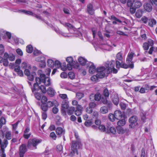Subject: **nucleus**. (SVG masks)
Returning a JSON list of instances; mask_svg holds the SVG:
<instances>
[{"label":"nucleus","instance_id":"1","mask_svg":"<svg viewBox=\"0 0 157 157\" xmlns=\"http://www.w3.org/2000/svg\"><path fill=\"white\" fill-rule=\"evenodd\" d=\"M35 81L36 82L34 83L33 87H31L32 92H34L35 91H38L40 89L43 93H46L47 91L46 87L44 86H40L39 85L42 82L46 86L50 85L51 82L49 78L46 77L44 74H40V78L36 77Z\"/></svg>","mask_w":157,"mask_h":157},{"label":"nucleus","instance_id":"2","mask_svg":"<svg viewBox=\"0 0 157 157\" xmlns=\"http://www.w3.org/2000/svg\"><path fill=\"white\" fill-rule=\"evenodd\" d=\"M97 75L100 78H104L106 74H109L110 73L111 69L107 70L106 67H100L97 68Z\"/></svg>","mask_w":157,"mask_h":157},{"label":"nucleus","instance_id":"3","mask_svg":"<svg viewBox=\"0 0 157 157\" xmlns=\"http://www.w3.org/2000/svg\"><path fill=\"white\" fill-rule=\"evenodd\" d=\"M41 140L36 138L30 139L28 142L27 147L29 149L31 150L36 149L37 148L36 146L40 143Z\"/></svg>","mask_w":157,"mask_h":157},{"label":"nucleus","instance_id":"4","mask_svg":"<svg viewBox=\"0 0 157 157\" xmlns=\"http://www.w3.org/2000/svg\"><path fill=\"white\" fill-rule=\"evenodd\" d=\"M127 5L128 6H134L137 9L142 6V4L140 0H129L127 2Z\"/></svg>","mask_w":157,"mask_h":157},{"label":"nucleus","instance_id":"5","mask_svg":"<svg viewBox=\"0 0 157 157\" xmlns=\"http://www.w3.org/2000/svg\"><path fill=\"white\" fill-rule=\"evenodd\" d=\"M116 67L117 68H119L120 67L127 69L128 68H132L134 67L133 63H127L128 64L124 63V62H122L120 63L118 61H116Z\"/></svg>","mask_w":157,"mask_h":157},{"label":"nucleus","instance_id":"6","mask_svg":"<svg viewBox=\"0 0 157 157\" xmlns=\"http://www.w3.org/2000/svg\"><path fill=\"white\" fill-rule=\"evenodd\" d=\"M115 62L114 60L111 61L110 63H107L105 65L107 70L111 69L110 73L113 71L114 73H116L117 72V70L114 68Z\"/></svg>","mask_w":157,"mask_h":157},{"label":"nucleus","instance_id":"7","mask_svg":"<svg viewBox=\"0 0 157 157\" xmlns=\"http://www.w3.org/2000/svg\"><path fill=\"white\" fill-rule=\"evenodd\" d=\"M80 144V143L79 141H72L71 150L74 153H76L77 155L78 154L77 149L79 147Z\"/></svg>","mask_w":157,"mask_h":157},{"label":"nucleus","instance_id":"8","mask_svg":"<svg viewBox=\"0 0 157 157\" xmlns=\"http://www.w3.org/2000/svg\"><path fill=\"white\" fill-rule=\"evenodd\" d=\"M61 110L62 113L66 115V110L69 107V101L67 100H63L61 104Z\"/></svg>","mask_w":157,"mask_h":157},{"label":"nucleus","instance_id":"9","mask_svg":"<svg viewBox=\"0 0 157 157\" xmlns=\"http://www.w3.org/2000/svg\"><path fill=\"white\" fill-rule=\"evenodd\" d=\"M27 148L25 144H23L19 147V155L20 157H24L25 153L27 151Z\"/></svg>","mask_w":157,"mask_h":157},{"label":"nucleus","instance_id":"10","mask_svg":"<svg viewBox=\"0 0 157 157\" xmlns=\"http://www.w3.org/2000/svg\"><path fill=\"white\" fill-rule=\"evenodd\" d=\"M137 121V118L135 116H133L131 117L129 119V122L130 123L129 125V128H133L136 125L135 123Z\"/></svg>","mask_w":157,"mask_h":157},{"label":"nucleus","instance_id":"11","mask_svg":"<svg viewBox=\"0 0 157 157\" xmlns=\"http://www.w3.org/2000/svg\"><path fill=\"white\" fill-rule=\"evenodd\" d=\"M87 11L89 14L93 15L94 13V10L93 8V5L89 3L87 5Z\"/></svg>","mask_w":157,"mask_h":157},{"label":"nucleus","instance_id":"12","mask_svg":"<svg viewBox=\"0 0 157 157\" xmlns=\"http://www.w3.org/2000/svg\"><path fill=\"white\" fill-rule=\"evenodd\" d=\"M112 101L115 105H117L119 103V99L118 95L117 94H112L111 96Z\"/></svg>","mask_w":157,"mask_h":157},{"label":"nucleus","instance_id":"13","mask_svg":"<svg viewBox=\"0 0 157 157\" xmlns=\"http://www.w3.org/2000/svg\"><path fill=\"white\" fill-rule=\"evenodd\" d=\"M46 105L48 108H50L53 106V105H54L55 106H58L59 105V104L57 101L55 100L53 101H48L47 102Z\"/></svg>","mask_w":157,"mask_h":157},{"label":"nucleus","instance_id":"14","mask_svg":"<svg viewBox=\"0 0 157 157\" xmlns=\"http://www.w3.org/2000/svg\"><path fill=\"white\" fill-rule=\"evenodd\" d=\"M114 114L116 118V119L117 120L121 119L123 116L122 113L119 110L115 111L114 112Z\"/></svg>","mask_w":157,"mask_h":157},{"label":"nucleus","instance_id":"15","mask_svg":"<svg viewBox=\"0 0 157 157\" xmlns=\"http://www.w3.org/2000/svg\"><path fill=\"white\" fill-rule=\"evenodd\" d=\"M144 10L148 12H150L152 10V7L150 3H145L144 5Z\"/></svg>","mask_w":157,"mask_h":157},{"label":"nucleus","instance_id":"16","mask_svg":"<svg viewBox=\"0 0 157 157\" xmlns=\"http://www.w3.org/2000/svg\"><path fill=\"white\" fill-rule=\"evenodd\" d=\"M133 55L134 53L132 52L128 53L126 59V63H133L132 61L133 56Z\"/></svg>","mask_w":157,"mask_h":157},{"label":"nucleus","instance_id":"17","mask_svg":"<svg viewBox=\"0 0 157 157\" xmlns=\"http://www.w3.org/2000/svg\"><path fill=\"white\" fill-rule=\"evenodd\" d=\"M106 133H111L113 134H116V128L113 127H111L110 128L107 127Z\"/></svg>","mask_w":157,"mask_h":157},{"label":"nucleus","instance_id":"18","mask_svg":"<svg viewBox=\"0 0 157 157\" xmlns=\"http://www.w3.org/2000/svg\"><path fill=\"white\" fill-rule=\"evenodd\" d=\"M90 66L89 69V72L90 74L94 73L96 71V67L93 63H90Z\"/></svg>","mask_w":157,"mask_h":157},{"label":"nucleus","instance_id":"19","mask_svg":"<svg viewBox=\"0 0 157 157\" xmlns=\"http://www.w3.org/2000/svg\"><path fill=\"white\" fill-rule=\"evenodd\" d=\"M14 70L17 72L18 75L20 76L23 75V73L22 70L20 69V67L19 66H16L15 67Z\"/></svg>","mask_w":157,"mask_h":157},{"label":"nucleus","instance_id":"20","mask_svg":"<svg viewBox=\"0 0 157 157\" xmlns=\"http://www.w3.org/2000/svg\"><path fill=\"white\" fill-rule=\"evenodd\" d=\"M21 67L23 69H25L27 68L29 69H31V66L29 64L27 63L24 62H23L21 65Z\"/></svg>","mask_w":157,"mask_h":157},{"label":"nucleus","instance_id":"21","mask_svg":"<svg viewBox=\"0 0 157 157\" xmlns=\"http://www.w3.org/2000/svg\"><path fill=\"white\" fill-rule=\"evenodd\" d=\"M47 92L48 94L51 96H53L55 94V91L53 88L49 87L48 89Z\"/></svg>","mask_w":157,"mask_h":157},{"label":"nucleus","instance_id":"22","mask_svg":"<svg viewBox=\"0 0 157 157\" xmlns=\"http://www.w3.org/2000/svg\"><path fill=\"white\" fill-rule=\"evenodd\" d=\"M28 76V83L29 85L31 86V88L32 87H33L32 86V82L34 80V77L33 75H29Z\"/></svg>","mask_w":157,"mask_h":157},{"label":"nucleus","instance_id":"23","mask_svg":"<svg viewBox=\"0 0 157 157\" xmlns=\"http://www.w3.org/2000/svg\"><path fill=\"white\" fill-rule=\"evenodd\" d=\"M78 60L80 64L82 65H85L87 62V60L83 57H80Z\"/></svg>","mask_w":157,"mask_h":157},{"label":"nucleus","instance_id":"24","mask_svg":"<svg viewBox=\"0 0 157 157\" xmlns=\"http://www.w3.org/2000/svg\"><path fill=\"white\" fill-rule=\"evenodd\" d=\"M100 111L102 114H106L108 112V109L107 107L103 106L100 108Z\"/></svg>","mask_w":157,"mask_h":157},{"label":"nucleus","instance_id":"25","mask_svg":"<svg viewBox=\"0 0 157 157\" xmlns=\"http://www.w3.org/2000/svg\"><path fill=\"white\" fill-rule=\"evenodd\" d=\"M8 143V141L6 140H4L2 143H1L0 144H1V149L0 150H5L4 148L6 147Z\"/></svg>","mask_w":157,"mask_h":157},{"label":"nucleus","instance_id":"26","mask_svg":"<svg viewBox=\"0 0 157 157\" xmlns=\"http://www.w3.org/2000/svg\"><path fill=\"white\" fill-rule=\"evenodd\" d=\"M123 53L121 52H120L117 53L116 55V61L118 60L122 61L123 59Z\"/></svg>","mask_w":157,"mask_h":157},{"label":"nucleus","instance_id":"27","mask_svg":"<svg viewBox=\"0 0 157 157\" xmlns=\"http://www.w3.org/2000/svg\"><path fill=\"white\" fill-rule=\"evenodd\" d=\"M117 133L119 134H123L124 133L125 131L123 128L120 126H118L117 127Z\"/></svg>","mask_w":157,"mask_h":157},{"label":"nucleus","instance_id":"28","mask_svg":"<svg viewBox=\"0 0 157 157\" xmlns=\"http://www.w3.org/2000/svg\"><path fill=\"white\" fill-rule=\"evenodd\" d=\"M56 133L58 135H61L64 132V130L61 127L57 128L56 130Z\"/></svg>","mask_w":157,"mask_h":157},{"label":"nucleus","instance_id":"29","mask_svg":"<svg viewBox=\"0 0 157 157\" xmlns=\"http://www.w3.org/2000/svg\"><path fill=\"white\" fill-rule=\"evenodd\" d=\"M60 23L65 27H67L69 30L73 29V27L71 25L67 23H62L61 22H60Z\"/></svg>","mask_w":157,"mask_h":157},{"label":"nucleus","instance_id":"30","mask_svg":"<svg viewBox=\"0 0 157 157\" xmlns=\"http://www.w3.org/2000/svg\"><path fill=\"white\" fill-rule=\"evenodd\" d=\"M156 23V21L154 19H150L148 21V25L150 27H152Z\"/></svg>","mask_w":157,"mask_h":157},{"label":"nucleus","instance_id":"31","mask_svg":"<svg viewBox=\"0 0 157 157\" xmlns=\"http://www.w3.org/2000/svg\"><path fill=\"white\" fill-rule=\"evenodd\" d=\"M67 113L69 115H71L73 113L74 111L75 110V108L73 107H71L67 109Z\"/></svg>","mask_w":157,"mask_h":157},{"label":"nucleus","instance_id":"32","mask_svg":"<svg viewBox=\"0 0 157 157\" xmlns=\"http://www.w3.org/2000/svg\"><path fill=\"white\" fill-rule=\"evenodd\" d=\"M19 11L20 12L24 13L27 15L32 16H33V13L31 11L26 10H19Z\"/></svg>","mask_w":157,"mask_h":157},{"label":"nucleus","instance_id":"33","mask_svg":"<svg viewBox=\"0 0 157 157\" xmlns=\"http://www.w3.org/2000/svg\"><path fill=\"white\" fill-rule=\"evenodd\" d=\"M47 64L48 66L50 67H53L54 65V61L52 59H48L47 60Z\"/></svg>","mask_w":157,"mask_h":157},{"label":"nucleus","instance_id":"34","mask_svg":"<svg viewBox=\"0 0 157 157\" xmlns=\"http://www.w3.org/2000/svg\"><path fill=\"white\" fill-rule=\"evenodd\" d=\"M126 124V121L124 119H122L119 121L117 122V124L118 126H122Z\"/></svg>","mask_w":157,"mask_h":157},{"label":"nucleus","instance_id":"35","mask_svg":"<svg viewBox=\"0 0 157 157\" xmlns=\"http://www.w3.org/2000/svg\"><path fill=\"white\" fill-rule=\"evenodd\" d=\"M93 124V121L91 119L86 121L85 123V125L87 127H89Z\"/></svg>","mask_w":157,"mask_h":157},{"label":"nucleus","instance_id":"36","mask_svg":"<svg viewBox=\"0 0 157 157\" xmlns=\"http://www.w3.org/2000/svg\"><path fill=\"white\" fill-rule=\"evenodd\" d=\"M5 137L6 139L10 140L11 138V132L10 131H7L5 134Z\"/></svg>","mask_w":157,"mask_h":157},{"label":"nucleus","instance_id":"37","mask_svg":"<svg viewBox=\"0 0 157 157\" xmlns=\"http://www.w3.org/2000/svg\"><path fill=\"white\" fill-rule=\"evenodd\" d=\"M26 51L28 53H31L33 51V48L32 46L30 45H28L26 47Z\"/></svg>","mask_w":157,"mask_h":157},{"label":"nucleus","instance_id":"38","mask_svg":"<svg viewBox=\"0 0 157 157\" xmlns=\"http://www.w3.org/2000/svg\"><path fill=\"white\" fill-rule=\"evenodd\" d=\"M101 99V94L98 93H97L95 94V98L94 100L98 101H100V100Z\"/></svg>","mask_w":157,"mask_h":157},{"label":"nucleus","instance_id":"39","mask_svg":"<svg viewBox=\"0 0 157 157\" xmlns=\"http://www.w3.org/2000/svg\"><path fill=\"white\" fill-rule=\"evenodd\" d=\"M99 129L102 132H105L106 133L107 128H106L105 126L101 124L98 127Z\"/></svg>","mask_w":157,"mask_h":157},{"label":"nucleus","instance_id":"40","mask_svg":"<svg viewBox=\"0 0 157 157\" xmlns=\"http://www.w3.org/2000/svg\"><path fill=\"white\" fill-rule=\"evenodd\" d=\"M48 107L46 104H42L41 105V109L44 112L47 111L48 110Z\"/></svg>","mask_w":157,"mask_h":157},{"label":"nucleus","instance_id":"41","mask_svg":"<svg viewBox=\"0 0 157 157\" xmlns=\"http://www.w3.org/2000/svg\"><path fill=\"white\" fill-rule=\"evenodd\" d=\"M109 120L111 121H113L116 119L114 114H109Z\"/></svg>","mask_w":157,"mask_h":157},{"label":"nucleus","instance_id":"42","mask_svg":"<svg viewBox=\"0 0 157 157\" xmlns=\"http://www.w3.org/2000/svg\"><path fill=\"white\" fill-rule=\"evenodd\" d=\"M98 78H100L98 77V75H96L92 76L91 78V80L93 82H97Z\"/></svg>","mask_w":157,"mask_h":157},{"label":"nucleus","instance_id":"43","mask_svg":"<svg viewBox=\"0 0 157 157\" xmlns=\"http://www.w3.org/2000/svg\"><path fill=\"white\" fill-rule=\"evenodd\" d=\"M66 61L69 63H73V59L72 57L69 56L66 59Z\"/></svg>","mask_w":157,"mask_h":157},{"label":"nucleus","instance_id":"44","mask_svg":"<svg viewBox=\"0 0 157 157\" xmlns=\"http://www.w3.org/2000/svg\"><path fill=\"white\" fill-rule=\"evenodd\" d=\"M59 96L60 98L63 99V100L67 99V100H68V98H67V96L66 94H59Z\"/></svg>","mask_w":157,"mask_h":157},{"label":"nucleus","instance_id":"45","mask_svg":"<svg viewBox=\"0 0 157 157\" xmlns=\"http://www.w3.org/2000/svg\"><path fill=\"white\" fill-rule=\"evenodd\" d=\"M135 15L136 17L140 18L142 16V13L141 11L138 10L136 13Z\"/></svg>","mask_w":157,"mask_h":157},{"label":"nucleus","instance_id":"46","mask_svg":"<svg viewBox=\"0 0 157 157\" xmlns=\"http://www.w3.org/2000/svg\"><path fill=\"white\" fill-rule=\"evenodd\" d=\"M54 30L57 33L60 34L64 36H68L66 34L63 33L62 32L60 31L58 28H55Z\"/></svg>","mask_w":157,"mask_h":157},{"label":"nucleus","instance_id":"47","mask_svg":"<svg viewBox=\"0 0 157 157\" xmlns=\"http://www.w3.org/2000/svg\"><path fill=\"white\" fill-rule=\"evenodd\" d=\"M84 96V94L82 93H78L76 94V97L79 100H80Z\"/></svg>","mask_w":157,"mask_h":157},{"label":"nucleus","instance_id":"48","mask_svg":"<svg viewBox=\"0 0 157 157\" xmlns=\"http://www.w3.org/2000/svg\"><path fill=\"white\" fill-rule=\"evenodd\" d=\"M8 59L10 61H13L15 60V55L13 54H9V56Z\"/></svg>","mask_w":157,"mask_h":157},{"label":"nucleus","instance_id":"49","mask_svg":"<svg viewBox=\"0 0 157 157\" xmlns=\"http://www.w3.org/2000/svg\"><path fill=\"white\" fill-rule=\"evenodd\" d=\"M36 91H35L34 92H33L35 94V98L38 100H40L41 99V96L40 94L38 93L37 92H36Z\"/></svg>","mask_w":157,"mask_h":157},{"label":"nucleus","instance_id":"50","mask_svg":"<svg viewBox=\"0 0 157 157\" xmlns=\"http://www.w3.org/2000/svg\"><path fill=\"white\" fill-rule=\"evenodd\" d=\"M69 77L72 79L75 78V75L74 73L72 72H70L68 74Z\"/></svg>","mask_w":157,"mask_h":157},{"label":"nucleus","instance_id":"51","mask_svg":"<svg viewBox=\"0 0 157 157\" xmlns=\"http://www.w3.org/2000/svg\"><path fill=\"white\" fill-rule=\"evenodd\" d=\"M54 64L56 67L57 68H59L61 66V64L60 62L58 60H56L55 61Z\"/></svg>","mask_w":157,"mask_h":157},{"label":"nucleus","instance_id":"52","mask_svg":"<svg viewBox=\"0 0 157 157\" xmlns=\"http://www.w3.org/2000/svg\"><path fill=\"white\" fill-rule=\"evenodd\" d=\"M103 94L105 98L108 97L109 95V94L108 90L105 89L103 91Z\"/></svg>","mask_w":157,"mask_h":157},{"label":"nucleus","instance_id":"53","mask_svg":"<svg viewBox=\"0 0 157 157\" xmlns=\"http://www.w3.org/2000/svg\"><path fill=\"white\" fill-rule=\"evenodd\" d=\"M47 101V98L45 96H43L41 99V102L42 104H46Z\"/></svg>","mask_w":157,"mask_h":157},{"label":"nucleus","instance_id":"54","mask_svg":"<svg viewBox=\"0 0 157 157\" xmlns=\"http://www.w3.org/2000/svg\"><path fill=\"white\" fill-rule=\"evenodd\" d=\"M143 47L145 50H147L148 49L149 46L148 45V43L145 42L143 44Z\"/></svg>","mask_w":157,"mask_h":157},{"label":"nucleus","instance_id":"55","mask_svg":"<svg viewBox=\"0 0 157 157\" xmlns=\"http://www.w3.org/2000/svg\"><path fill=\"white\" fill-rule=\"evenodd\" d=\"M129 7H130V13H132L133 14L136 11V8H135L134 6H129Z\"/></svg>","mask_w":157,"mask_h":157},{"label":"nucleus","instance_id":"56","mask_svg":"<svg viewBox=\"0 0 157 157\" xmlns=\"http://www.w3.org/2000/svg\"><path fill=\"white\" fill-rule=\"evenodd\" d=\"M119 105L122 109L124 110L126 109V105L125 103L121 102L120 104Z\"/></svg>","mask_w":157,"mask_h":157},{"label":"nucleus","instance_id":"57","mask_svg":"<svg viewBox=\"0 0 157 157\" xmlns=\"http://www.w3.org/2000/svg\"><path fill=\"white\" fill-rule=\"evenodd\" d=\"M2 62L3 63V65L5 66H7L9 64V62L8 60L6 59H3V60Z\"/></svg>","mask_w":157,"mask_h":157},{"label":"nucleus","instance_id":"58","mask_svg":"<svg viewBox=\"0 0 157 157\" xmlns=\"http://www.w3.org/2000/svg\"><path fill=\"white\" fill-rule=\"evenodd\" d=\"M30 69H29L28 68L25 69L24 71V73L26 75L28 76L31 75L30 72L29 71Z\"/></svg>","mask_w":157,"mask_h":157},{"label":"nucleus","instance_id":"59","mask_svg":"<svg viewBox=\"0 0 157 157\" xmlns=\"http://www.w3.org/2000/svg\"><path fill=\"white\" fill-rule=\"evenodd\" d=\"M148 45L149 46L152 47L154 44L153 41L151 39H149L148 40L147 42Z\"/></svg>","mask_w":157,"mask_h":157},{"label":"nucleus","instance_id":"60","mask_svg":"<svg viewBox=\"0 0 157 157\" xmlns=\"http://www.w3.org/2000/svg\"><path fill=\"white\" fill-rule=\"evenodd\" d=\"M50 136L54 140H56V135L55 133L53 132L51 133L50 134Z\"/></svg>","mask_w":157,"mask_h":157},{"label":"nucleus","instance_id":"61","mask_svg":"<svg viewBox=\"0 0 157 157\" xmlns=\"http://www.w3.org/2000/svg\"><path fill=\"white\" fill-rule=\"evenodd\" d=\"M73 64V63H68L67 65V69H68L69 70H71L72 69Z\"/></svg>","mask_w":157,"mask_h":157},{"label":"nucleus","instance_id":"62","mask_svg":"<svg viewBox=\"0 0 157 157\" xmlns=\"http://www.w3.org/2000/svg\"><path fill=\"white\" fill-rule=\"evenodd\" d=\"M60 77L63 78H66L67 76V74L65 72H63L60 74Z\"/></svg>","mask_w":157,"mask_h":157},{"label":"nucleus","instance_id":"63","mask_svg":"<svg viewBox=\"0 0 157 157\" xmlns=\"http://www.w3.org/2000/svg\"><path fill=\"white\" fill-rule=\"evenodd\" d=\"M96 106V104L94 102H90L89 104V107L92 108H95Z\"/></svg>","mask_w":157,"mask_h":157},{"label":"nucleus","instance_id":"64","mask_svg":"<svg viewBox=\"0 0 157 157\" xmlns=\"http://www.w3.org/2000/svg\"><path fill=\"white\" fill-rule=\"evenodd\" d=\"M1 157H6V155L5 153V150H0V155Z\"/></svg>","mask_w":157,"mask_h":157}]
</instances>
